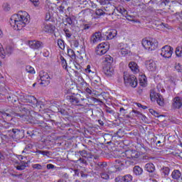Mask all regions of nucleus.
I'll list each match as a JSON object with an SVG mask.
<instances>
[{
    "label": "nucleus",
    "instance_id": "1",
    "mask_svg": "<svg viewBox=\"0 0 182 182\" xmlns=\"http://www.w3.org/2000/svg\"><path fill=\"white\" fill-rule=\"evenodd\" d=\"M31 17L26 11H18L17 14H14L10 18V25L15 29V31H21L22 28H25Z\"/></svg>",
    "mask_w": 182,
    "mask_h": 182
},
{
    "label": "nucleus",
    "instance_id": "2",
    "mask_svg": "<svg viewBox=\"0 0 182 182\" xmlns=\"http://www.w3.org/2000/svg\"><path fill=\"white\" fill-rule=\"evenodd\" d=\"M141 45L146 50H156L159 46V42L154 38L147 39L144 38L141 41Z\"/></svg>",
    "mask_w": 182,
    "mask_h": 182
},
{
    "label": "nucleus",
    "instance_id": "3",
    "mask_svg": "<svg viewBox=\"0 0 182 182\" xmlns=\"http://www.w3.org/2000/svg\"><path fill=\"white\" fill-rule=\"evenodd\" d=\"M85 73L90 76L92 86L97 85L100 82V77L96 75V72L92 70L90 65L87 66Z\"/></svg>",
    "mask_w": 182,
    "mask_h": 182
},
{
    "label": "nucleus",
    "instance_id": "4",
    "mask_svg": "<svg viewBox=\"0 0 182 182\" xmlns=\"http://www.w3.org/2000/svg\"><path fill=\"white\" fill-rule=\"evenodd\" d=\"M124 80L125 85H129L131 87H136L137 86V78L133 75H129L128 74L124 73Z\"/></svg>",
    "mask_w": 182,
    "mask_h": 182
},
{
    "label": "nucleus",
    "instance_id": "5",
    "mask_svg": "<svg viewBox=\"0 0 182 182\" xmlns=\"http://www.w3.org/2000/svg\"><path fill=\"white\" fill-rule=\"evenodd\" d=\"M125 157H127L126 161H134V164L137 163V159H139V152L132 150H127L124 152Z\"/></svg>",
    "mask_w": 182,
    "mask_h": 182
},
{
    "label": "nucleus",
    "instance_id": "6",
    "mask_svg": "<svg viewBox=\"0 0 182 182\" xmlns=\"http://www.w3.org/2000/svg\"><path fill=\"white\" fill-rule=\"evenodd\" d=\"M18 99H20L21 102H24V103H38V100L35 97L32 95H26V94L23 92H20Z\"/></svg>",
    "mask_w": 182,
    "mask_h": 182
},
{
    "label": "nucleus",
    "instance_id": "7",
    "mask_svg": "<svg viewBox=\"0 0 182 182\" xmlns=\"http://www.w3.org/2000/svg\"><path fill=\"white\" fill-rule=\"evenodd\" d=\"M115 167L118 170H122V168H124V167H129V166H133L134 164V161H126V159H124L122 161H121L120 159H117L115 161Z\"/></svg>",
    "mask_w": 182,
    "mask_h": 182
},
{
    "label": "nucleus",
    "instance_id": "8",
    "mask_svg": "<svg viewBox=\"0 0 182 182\" xmlns=\"http://www.w3.org/2000/svg\"><path fill=\"white\" fill-rule=\"evenodd\" d=\"M109 43H102L97 46L95 50L96 54L99 56H102V55H105V53H107V50H109Z\"/></svg>",
    "mask_w": 182,
    "mask_h": 182
},
{
    "label": "nucleus",
    "instance_id": "9",
    "mask_svg": "<svg viewBox=\"0 0 182 182\" xmlns=\"http://www.w3.org/2000/svg\"><path fill=\"white\" fill-rule=\"evenodd\" d=\"M173 48L170 46H164L161 49V56L165 58V59H170L173 55Z\"/></svg>",
    "mask_w": 182,
    "mask_h": 182
},
{
    "label": "nucleus",
    "instance_id": "10",
    "mask_svg": "<svg viewBox=\"0 0 182 182\" xmlns=\"http://www.w3.org/2000/svg\"><path fill=\"white\" fill-rule=\"evenodd\" d=\"M39 76L41 80L40 85H41L42 86H48L50 83V77H49L48 73L45 71H41L39 73Z\"/></svg>",
    "mask_w": 182,
    "mask_h": 182
},
{
    "label": "nucleus",
    "instance_id": "11",
    "mask_svg": "<svg viewBox=\"0 0 182 182\" xmlns=\"http://www.w3.org/2000/svg\"><path fill=\"white\" fill-rule=\"evenodd\" d=\"M145 66L149 72H156L157 70V61L150 59L145 62Z\"/></svg>",
    "mask_w": 182,
    "mask_h": 182
},
{
    "label": "nucleus",
    "instance_id": "12",
    "mask_svg": "<svg viewBox=\"0 0 182 182\" xmlns=\"http://www.w3.org/2000/svg\"><path fill=\"white\" fill-rule=\"evenodd\" d=\"M182 107V98L180 97H176L172 100L171 109L173 110H177Z\"/></svg>",
    "mask_w": 182,
    "mask_h": 182
},
{
    "label": "nucleus",
    "instance_id": "13",
    "mask_svg": "<svg viewBox=\"0 0 182 182\" xmlns=\"http://www.w3.org/2000/svg\"><path fill=\"white\" fill-rule=\"evenodd\" d=\"M11 134L13 139H23V130L19 129H12L9 130Z\"/></svg>",
    "mask_w": 182,
    "mask_h": 182
},
{
    "label": "nucleus",
    "instance_id": "14",
    "mask_svg": "<svg viewBox=\"0 0 182 182\" xmlns=\"http://www.w3.org/2000/svg\"><path fill=\"white\" fill-rule=\"evenodd\" d=\"M104 39L105 38L102 36V33L98 31L92 35L90 42L91 43H97L98 42H102Z\"/></svg>",
    "mask_w": 182,
    "mask_h": 182
},
{
    "label": "nucleus",
    "instance_id": "15",
    "mask_svg": "<svg viewBox=\"0 0 182 182\" xmlns=\"http://www.w3.org/2000/svg\"><path fill=\"white\" fill-rule=\"evenodd\" d=\"M118 49L122 56H126V55H129L130 53V48L127 46V44H124L121 43L118 45Z\"/></svg>",
    "mask_w": 182,
    "mask_h": 182
},
{
    "label": "nucleus",
    "instance_id": "16",
    "mask_svg": "<svg viewBox=\"0 0 182 182\" xmlns=\"http://www.w3.org/2000/svg\"><path fill=\"white\" fill-rule=\"evenodd\" d=\"M7 99L9 102H11V103H13L14 107L18 108L19 106H21V103H19V97H16L14 95H11L7 96Z\"/></svg>",
    "mask_w": 182,
    "mask_h": 182
},
{
    "label": "nucleus",
    "instance_id": "17",
    "mask_svg": "<svg viewBox=\"0 0 182 182\" xmlns=\"http://www.w3.org/2000/svg\"><path fill=\"white\" fill-rule=\"evenodd\" d=\"M95 171H97V174H99V173L103 172V171L105 170V168L107 167V163L98 162L95 164Z\"/></svg>",
    "mask_w": 182,
    "mask_h": 182
},
{
    "label": "nucleus",
    "instance_id": "18",
    "mask_svg": "<svg viewBox=\"0 0 182 182\" xmlns=\"http://www.w3.org/2000/svg\"><path fill=\"white\" fill-rule=\"evenodd\" d=\"M28 45L31 49H40V48H42V42L38 41H30Z\"/></svg>",
    "mask_w": 182,
    "mask_h": 182
},
{
    "label": "nucleus",
    "instance_id": "19",
    "mask_svg": "<svg viewBox=\"0 0 182 182\" xmlns=\"http://www.w3.org/2000/svg\"><path fill=\"white\" fill-rule=\"evenodd\" d=\"M103 72L107 76H113L114 75V68L111 65L104 67Z\"/></svg>",
    "mask_w": 182,
    "mask_h": 182
},
{
    "label": "nucleus",
    "instance_id": "20",
    "mask_svg": "<svg viewBox=\"0 0 182 182\" xmlns=\"http://www.w3.org/2000/svg\"><path fill=\"white\" fill-rule=\"evenodd\" d=\"M117 35V31L116 30H109L105 32V36L108 40L113 39V38H115Z\"/></svg>",
    "mask_w": 182,
    "mask_h": 182
},
{
    "label": "nucleus",
    "instance_id": "21",
    "mask_svg": "<svg viewBox=\"0 0 182 182\" xmlns=\"http://www.w3.org/2000/svg\"><path fill=\"white\" fill-rule=\"evenodd\" d=\"M129 68L133 72V73H139V65H137V63L135 62H130L129 63Z\"/></svg>",
    "mask_w": 182,
    "mask_h": 182
},
{
    "label": "nucleus",
    "instance_id": "22",
    "mask_svg": "<svg viewBox=\"0 0 182 182\" xmlns=\"http://www.w3.org/2000/svg\"><path fill=\"white\" fill-rule=\"evenodd\" d=\"M43 29L44 32H47L48 33H53V31H55V27L50 23L44 24V27Z\"/></svg>",
    "mask_w": 182,
    "mask_h": 182
},
{
    "label": "nucleus",
    "instance_id": "23",
    "mask_svg": "<svg viewBox=\"0 0 182 182\" xmlns=\"http://www.w3.org/2000/svg\"><path fill=\"white\" fill-rule=\"evenodd\" d=\"M145 170L148 173H154V170H156V166L152 163H148L145 165Z\"/></svg>",
    "mask_w": 182,
    "mask_h": 182
},
{
    "label": "nucleus",
    "instance_id": "24",
    "mask_svg": "<svg viewBox=\"0 0 182 182\" xmlns=\"http://www.w3.org/2000/svg\"><path fill=\"white\" fill-rule=\"evenodd\" d=\"M161 176L163 177H168V174H170V168L167 167V166H164L161 169Z\"/></svg>",
    "mask_w": 182,
    "mask_h": 182
},
{
    "label": "nucleus",
    "instance_id": "25",
    "mask_svg": "<svg viewBox=\"0 0 182 182\" xmlns=\"http://www.w3.org/2000/svg\"><path fill=\"white\" fill-rule=\"evenodd\" d=\"M139 85L140 86H142V87H146V85H147V78L146 77V75H140Z\"/></svg>",
    "mask_w": 182,
    "mask_h": 182
},
{
    "label": "nucleus",
    "instance_id": "26",
    "mask_svg": "<svg viewBox=\"0 0 182 182\" xmlns=\"http://www.w3.org/2000/svg\"><path fill=\"white\" fill-rule=\"evenodd\" d=\"M161 95H160V93L156 92H151L150 93V99L151 100V102H156V100H157L159 97V96H161Z\"/></svg>",
    "mask_w": 182,
    "mask_h": 182
},
{
    "label": "nucleus",
    "instance_id": "27",
    "mask_svg": "<svg viewBox=\"0 0 182 182\" xmlns=\"http://www.w3.org/2000/svg\"><path fill=\"white\" fill-rule=\"evenodd\" d=\"M14 52V48L11 46H8L6 48V50H4V58L5 56H11L12 55V53Z\"/></svg>",
    "mask_w": 182,
    "mask_h": 182
},
{
    "label": "nucleus",
    "instance_id": "28",
    "mask_svg": "<svg viewBox=\"0 0 182 182\" xmlns=\"http://www.w3.org/2000/svg\"><path fill=\"white\" fill-rule=\"evenodd\" d=\"M103 62L108 65V66H110V64L113 63V58L110 55H106L103 58Z\"/></svg>",
    "mask_w": 182,
    "mask_h": 182
},
{
    "label": "nucleus",
    "instance_id": "29",
    "mask_svg": "<svg viewBox=\"0 0 182 182\" xmlns=\"http://www.w3.org/2000/svg\"><path fill=\"white\" fill-rule=\"evenodd\" d=\"M133 171L136 176H141V174H143V168L139 166H134Z\"/></svg>",
    "mask_w": 182,
    "mask_h": 182
},
{
    "label": "nucleus",
    "instance_id": "30",
    "mask_svg": "<svg viewBox=\"0 0 182 182\" xmlns=\"http://www.w3.org/2000/svg\"><path fill=\"white\" fill-rule=\"evenodd\" d=\"M171 176H172V178H173L174 180H178V178L181 177V173L178 170H174L172 172Z\"/></svg>",
    "mask_w": 182,
    "mask_h": 182
},
{
    "label": "nucleus",
    "instance_id": "31",
    "mask_svg": "<svg viewBox=\"0 0 182 182\" xmlns=\"http://www.w3.org/2000/svg\"><path fill=\"white\" fill-rule=\"evenodd\" d=\"M5 117H12V113L0 112V122H2Z\"/></svg>",
    "mask_w": 182,
    "mask_h": 182
},
{
    "label": "nucleus",
    "instance_id": "32",
    "mask_svg": "<svg viewBox=\"0 0 182 182\" xmlns=\"http://www.w3.org/2000/svg\"><path fill=\"white\" fill-rule=\"evenodd\" d=\"M60 60H61V65L63 68V69H65V70H66L68 72V63L66 62V60L65 59V58H63V56L60 57Z\"/></svg>",
    "mask_w": 182,
    "mask_h": 182
},
{
    "label": "nucleus",
    "instance_id": "33",
    "mask_svg": "<svg viewBox=\"0 0 182 182\" xmlns=\"http://www.w3.org/2000/svg\"><path fill=\"white\" fill-rule=\"evenodd\" d=\"M26 164H28V163L23 161L21 162V164L16 166V168L17 170H19L20 171L22 170H25V168H26Z\"/></svg>",
    "mask_w": 182,
    "mask_h": 182
},
{
    "label": "nucleus",
    "instance_id": "34",
    "mask_svg": "<svg viewBox=\"0 0 182 182\" xmlns=\"http://www.w3.org/2000/svg\"><path fill=\"white\" fill-rule=\"evenodd\" d=\"M70 171L73 176H79V169H77V165L73 168H70Z\"/></svg>",
    "mask_w": 182,
    "mask_h": 182
},
{
    "label": "nucleus",
    "instance_id": "35",
    "mask_svg": "<svg viewBox=\"0 0 182 182\" xmlns=\"http://www.w3.org/2000/svg\"><path fill=\"white\" fill-rule=\"evenodd\" d=\"M125 17L127 18V21H131V22H134V23H140V21L135 20L134 16L132 15H128L127 14H126Z\"/></svg>",
    "mask_w": 182,
    "mask_h": 182
},
{
    "label": "nucleus",
    "instance_id": "36",
    "mask_svg": "<svg viewBox=\"0 0 182 182\" xmlns=\"http://www.w3.org/2000/svg\"><path fill=\"white\" fill-rule=\"evenodd\" d=\"M175 53H176V56H178V58H181V56H182V46L176 48Z\"/></svg>",
    "mask_w": 182,
    "mask_h": 182
},
{
    "label": "nucleus",
    "instance_id": "37",
    "mask_svg": "<svg viewBox=\"0 0 182 182\" xmlns=\"http://www.w3.org/2000/svg\"><path fill=\"white\" fill-rule=\"evenodd\" d=\"M106 13L102 9H96L95 10V15L97 16H103Z\"/></svg>",
    "mask_w": 182,
    "mask_h": 182
},
{
    "label": "nucleus",
    "instance_id": "38",
    "mask_svg": "<svg viewBox=\"0 0 182 182\" xmlns=\"http://www.w3.org/2000/svg\"><path fill=\"white\" fill-rule=\"evenodd\" d=\"M156 102L159 106H164V98H163V96L160 95L159 98L156 100Z\"/></svg>",
    "mask_w": 182,
    "mask_h": 182
},
{
    "label": "nucleus",
    "instance_id": "39",
    "mask_svg": "<svg viewBox=\"0 0 182 182\" xmlns=\"http://www.w3.org/2000/svg\"><path fill=\"white\" fill-rule=\"evenodd\" d=\"M100 176L104 180H109V178H110V177L106 172H100Z\"/></svg>",
    "mask_w": 182,
    "mask_h": 182
},
{
    "label": "nucleus",
    "instance_id": "40",
    "mask_svg": "<svg viewBox=\"0 0 182 182\" xmlns=\"http://www.w3.org/2000/svg\"><path fill=\"white\" fill-rule=\"evenodd\" d=\"M26 70L28 73H35V69H33V67L31 65H27L26 67Z\"/></svg>",
    "mask_w": 182,
    "mask_h": 182
},
{
    "label": "nucleus",
    "instance_id": "41",
    "mask_svg": "<svg viewBox=\"0 0 182 182\" xmlns=\"http://www.w3.org/2000/svg\"><path fill=\"white\" fill-rule=\"evenodd\" d=\"M63 31H64L67 38H69V26H68V24H64Z\"/></svg>",
    "mask_w": 182,
    "mask_h": 182
},
{
    "label": "nucleus",
    "instance_id": "42",
    "mask_svg": "<svg viewBox=\"0 0 182 182\" xmlns=\"http://www.w3.org/2000/svg\"><path fill=\"white\" fill-rule=\"evenodd\" d=\"M58 45L60 49H65V42L63 40H58Z\"/></svg>",
    "mask_w": 182,
    "mask_h": 182
},
{
    "label": "nucleus",
    "instance_id": "43",
    "mask_svg": "<svg viewBox=\"0 0 182 182\" xmlns=\"http://www.w3.org/2000/svg\"><path fill=\"white\" fill-rule=\"evenodd\" d=\"M0 56L1 58H5V50H4V47L2 46V44L0 43Z\"/></svg>",
    "mask_w": 182,
    "mask_h": 182
},
{
    "label": "nucleus",
    "instance_id": "44",
    "mask_svg": "<svg viewBox=\"0 0 182 182\" xmlns=\"http://www.w3.org/2000/svg\"><path fill=\"white\" fill-rule=\"evenodd\" d=\"M122 177L124 178V182L132 181V177L130 175H126V176H122Z\"/></svg>",
    "mask_w": 182,
    "mask_h": 182
},
{
    "label": "nucleus",
    "instance_id": "45",
    "mask_svg": "<svg viewBox=\"0 0 182 182\" xmlns=\"http://www.w3.org/2000/svg\"><path fill=\"white\" fill-rule=\"evenodd\" d=\"M3 8H4V10L6 11H10L11 5H9V4H8V3H5L3 4Z\"/></svg>",
    "mask_w": 182,
    "mask_h": 182
},
{
    "label": "nucleus",
    "instance_id": "46",
    "mask_svg": "<svg viewBox=\"0 0 182 182\" xmlns=\"http://www.w3.org/2000/svg\"><path fill=\"white\" fill-rule=\"evenodd\" d=\"M31 166L33 168H36V170H42V165H41L40 164H33Z\"/></svg>",
    "mask_w": 182,
    "mask_h": 182
},
{
    "label": "nucleus",
    "instance_id": "47",
    "mask_svg": "<svg viewBox=\"0 0 182 182\" xmlns=\"http://www.w3.org/2000/svg\"><path fill=\"white\" fill-rule=\"evenodd\" d=\"M175 69L177 70V72H182V66L180 63H176L175 65Z\"/></svg>",
    "mask_w": 182,
    "mask_h": 182
},
{
    "label": "nucleus",
    "instance_id": "48",
    "mask_svg": "<svg viewBox=\"0 0 182 182\" xmlns=\"http://www.w3.org/2000/svg\"><path fill=\"white\" fill-rule=\"evenodd\" d=\"M80 154L85 159L87 157V151H86V150L80 151Z\"/></svg>",
    "mask_w": 182,
    "mask_h": 182
},
{
    "label": "nucleus",
    "instance_id": "49",
    "mask_svg": "<svg viewBox=\"0 0 182 182\" xmlns=\"http://www.w3.org/2000/svg\"><path fill=\"white\" fill-rule=\"evenodd\" d=\"M119 12L124 16H126V15L127 14V11L124 8L119 9Z\"/></svg>",
    "mask_w": 182,
    "mask_h": 182
},
{
    "label": "nucleus",
    "instance_id": "50",
    "mask_svg": "<svg viewBox=\"0 0 182 182\" xmlns=\"http://www.w3.org/2000/svg\"><path fill=\"white\" fill-rule=\"evenodd\" d=\"M90 24H83L82 25V31H88V29H90Z\"/></svg>",
    "mask_w": 182,
    "mask_h": 182
},
{
    "label": "nucleus",
    "instance_id": "51",
    "mask_svg": "<svg viewBox=\"0 0 182 182\" xmlns=\"http://www.w3.org/2000/svg\"><path fill=\"white\" fill-rule=\"evenodd\" d=\"M163 90H164V88H163V86H161V84H158L156 86V91L163 92Z\"/></svg>",
    "mask_w": 182,
    "mask_h": 182
},
{
    "label": "nucleus",
    "instance_id": "52",
    "mask_svg": "<svg viewBox=\"0 0 182 182\" xmlns=\"http://www.w3.org/2000/svg\"><path fill=\"white\" fill-rule=\"evenodd\" d=\"M115 182H124L123 176H118L115 178Z\"/></svg>",
    "mask_w": 182,
    "mask_h": 182
},
{
    "label": "nucleus",
    "instance_id": "53",
    "mask_svg": "<svg viewBox=\"0 0 182 182\" xmlns=\"http://www.w3.org/2000/svg\"><path fill=\"white\" fill-rule=\"evenodd\" d=\"M70 102H75V103H77L79 102V99L77 97H74L73 96L70 97Z\"/></svg>",
    "mask_w": 182,
    "mask_h": 182
},
{
    "label": "nucleus",
    "instance_id": "54",
    "mask_svg": "<svg viewBox=\"0 0 182 182\" xmlns=\"http://www.w3.org/2000/svg\"><path fill=\"white\" fill-rule=\"evenodd\" d=\"M105 112L107 113H109V114H113V110L112 109H110V107H105Z\"/></svg>",
    "mask_w": 182,
    "mask_h": 182
},
{
    "label": "nucleus",
    "instance_id": "55",
    "mask_svg": "<svg viewBox=\"0 0 182 182\" xmlns=\"http://www.w3.org/2000/svg\"><path fill=\"white\" fill-rule=\"evenodd\" d=\"M34 6H39V0H30Z\"/></svg>",
    "mask_w": 182,
    "mask_h": 182
},
{
    "label": "nucleus",
    "instance_id": "56",
    "mask_svg": "<svg viewBox=\"0 0 182 182\" xmlns=\"http://www.w3.org/2000/svg\"><path fill=\"white\" fill-rule=\"evenodd\" d=\"M71 46H74V48H77V46H79V42H77V41H73V42H71Z\"/></svg>",
    "mask_w": 182,
    "mask_h": 182
},
{
    "label": "nucleus",
    "instance_id": "57",
    "mask_svg": "<svg viewBox=\"0 0 182 182\" xmlns=\"http://www.w3.org/2000/svg\"><path fill=\"white\" fill-rule=\"evenodd\" d=\"M119 112H120V114L122 115V116H125V114H126V109H124V108H123V107H121L120 109H119Z\"/></svg>",
    "mask_w": 182,
    "mask_h": 182
},
{
    "label": "nucleus",
    "instance_id": "58",
    "mask_svg": "<svg viewBox=\"0 0 182 182\" xmlns=\"http://www.w3.org/2000/svg\"><path fill=\"white\" fill-rule=\"evenodd\" d=\"M100 5H107L109 4V0H100Z\"/></svg>",
    "mask_w": 182,
    "mask_h": 182
},
{
    "label": "nucleus",
    "instance_id": "59",
    "mask_svg": "<svg viewBox=\"0 0 182 182\" xmlns=\"http://www.w3.org/2000/svg\"><path fill=\"white\" fill-rule=\"evenodd\" d=\"M79 161L82 164H87V161H86V159H85V158H80Z\"/></svg>",
    "mask_w": 182,
    "mask_h": 182
},
{
    "label": "nucleus",
    "instance_id": "60",
    "mask_svg": "<svg viewBox=\"0 0 182 182\" xmlns=\"http://www.w3.org/2000/svg\"><path fill=\"white\" fill-rule=\"evenodd\" d=\"M48 170H50L52 168H55V165L52 164H48L46 166Z\"/></svg>",
    "mask_w": 182,
    "mask_h": 182
},
{
    "label": "nucleus",
    "instance_id": "61",
    "mask_svg": "<svg viewBox=\"0 0 182 182\" xmlns=\"http://www.w3.org/2000/svg\"><path fill=\"white\" fill-rule=\"evenodd\" d=\"M49 154H50V152L49 151H43V156H49Z\"/></svg>",
    "mask_w": 182,
    "mask_h": 182
},
{
    "label": "nucleus",
    "instance_id": "62",
    "mask_svg": "<svg viewBox=\"0 0 182 182\" xmlns=\"http://www.w3.org/2000/svg\"><path fill=\"white\" fill-rule=\"evenodd\" d=\"M171 82L172 85H176V83H177V80L171 77Z\"/></svg>",
    "mask_w": 182,
    "mask_h": 182
},
{
    "label": "nucleus",
    "instance_id": "63",
    "mask_svg": "<svg viewBox=\"0 0 182 182\" xmlns=\"http://www.w3.org/2000/svg\"><path fill=\"white\" fill-rule=\"evenodd\" d=\"M4 127H5V129H9V127H11V124L8 123V122H6L4 124Z\"/></svg>",
    "mask_w": 182,
    "mask_h": 182
},
{
    "label": "nucleus",
    "instance_id": "64",
    "mask_svg": "<svg viewBox=\"0 0 182 182\" xmlns=\"http://www.w3.org/2000/svg\"><path fill=\"white\" fill-rule=\"evenodd\" d=\"M82 90H85V92H92V90H90V88H89V87H86L85 88H82Z\"/></svg>",
    "mask_w": 182,
    "mask_h": 182
}]
</instances>
